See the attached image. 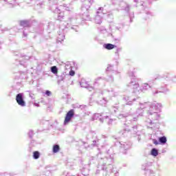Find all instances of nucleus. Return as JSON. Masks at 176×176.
I'll use <instances>...</instances> for the list:
<instances>
[{
	"label": "nucleus",
	"instance_id": "nucleus-1",
	"mask_svg": "<svg viewBox=\"0 0 176 176\" xmlns=\"http://www.w3.org/2000/svg\"><path fill=\"white\" fill-rule=\"evenodd\" d=\"M74 115H75V111H74V109H71L70 111H69L67 113L66 116L65 118L64 124H67V123H69V122H71V119L74 118Z\"/></svg>",
	"mask_w": 176,
	"mask_h": 176
},
{
	"label": "nucleus",
	"instance_id": "nucleus-2",
	"mask_svg": "<svg viewBox=\"0 0 176 176\" xmlns=\"http://www.w3.org/2000/svg\"><path fill=\"white\" fill-rule=\"evenodd\" d=\"M16 101L21 107H25V102L23 99V94H18L16 95Z\"/></svg>",
	"mask_w": 176,
	"mask_h": 176
},
{
	"label": "nucleus",
	"instance_id": "nucleus-3",
	"mask_svg": "<svg viewBox=\"0 0 176 176\" xmlns=\"http://www.w3.org/2000/svg\"><path fill=\"white\" fill-rule=\"evenodd\" d=\"M104 47L107 50H112V49H115V47H116V45L111 43H107V44H104Z\"/></svg>",
	"mask_w": 176,
	"mask_h": 176
},
{
	"label": "nucleus",
	"instance_id": "nucleus-4",
	"mask_svg": "<svg viewBox=\"0 0 176 176\" xmlns=\"http://www.w3.org/2000/svg\"><path fill=\"white\" fill-rule=\"evenodd\" d=\"M52 151L54 153H57L60 151V146L58 144L54 145Z\"/></svg>",
	"mask_w": 176,
	"mask_h": 176
},
{
	"label": "nucleus",
	"instance_id": "nucleus-5",
	"mask_svg": "<svg viewBox=\"0 0 176 176\" xmlns=\"http://www.w3.org/2000/svg\"><path fill=\"white\" fill-rule=\"evenodd\" d=\"M159 141L161 144H166L167 142V138L165 136H162L159 138Z\"/></svg>",
	"mask_w": 176,
	"mask_h": 176
},
{
	"label": "nucleus",
	"instance_id": "nucleus-6",
	"mask_svg": "<svg viewBox=\"0 0 176 176\" xmlns=\"http://www.w3.org/2000/svg\"><path fill=\"white\" fill-rule=\"evenodd\" d=\"M39 156H41V154L39 153V151H34L33 153L34 159H39Z\"/></svg>",
	"mask_w": 176,
	"mask_h": 176
},
{
	"label": "nucleus",
	"instance_id": "nucleus-7",
	"mask_svg": "<svg viewBox=\"0 0 176 176\" xmlns=\"http://www.w3.org/2000/svg\"><path fill=\"white\" fill-rule=\"evenodd\" d=\"M20 25L22 27H28V21H21Z\"/></svg>",
	"mask_w": 176,
	"mask_h": 176
},
{
	"label": "nucleus",
	"instance_id": "nucleus-8",
	"mask_svg": "<svg viewBox=\"0 0 176 176\" xmlns=\"http://www.w3.org/2000/svg\"><path fill=\"white\" fill-rule=\"evenodd\" d=\"M51 72H52V74H58V69H57V67L56 66H53L51 67Z\"/></svg>",
	"mask_w": 176,
	"mask_h": 176
},
{
	"label": "nucleus",
	"instance_id": "nucleus-9",
	"mask_svg": "<svg viewBox=\"0 0 176 176\" xmlns=\"http://www.w3.org/2000/svg\"><path fill=\"white\" fill-rule=\"evenodd\" d=\"M151 155L153 156H157V155H159V153L157 152V150H156V148H153L151 150Z\"/></svg>",
	"mask_w": 176,
	"mask_h": 176
},
{
	"label": "nucleus",
	"instance_id": "nucleus-10",
	"mask_svg": "<svg viewBox=\"0 0 176 176\" xmlns=\"http://www.w3.org/2000/svg\"><path fill=\"white\" fill-rule=\"evenodd\" d=\"M69 74L70 76H74L75 75V71L70 70Z\"/></svg>",
	"mask_w": 176,
	"mask_h": 176
},
{
	"label": "nucleus",
	"instance_id": "nucleus-11",
	"mask_svg": "<svg viewBox=\"0 0 176 176\" xmlns=\"http://www.w3.org/2000/svg\"><path fill=\"white\" fill-rule=\"evenodd\" d=\"M45 94L49 97L52 94V92L50 91H46Z\"/></svg>",
	"mask_w": 176,
	"mask_h": 176
},
{
	"label": "nucleus",
	"instance_id": "nucleus-12",
	"mask_svg": "<svg viewBox=\"0 0 176 176\" xmlns=\"http://www.w3.org/2000/svg\"><path fill=\"white\" fill-rule=\"evenodd\" d=\"M153 144H155V145H159V142L156 140H153Z\"/></svg>",
	"mask_w": 176,
	"mask_h": 176
}]
</instances>
